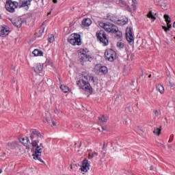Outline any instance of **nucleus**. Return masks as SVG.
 Listing matches in <instances>:
<instances>
[{"label": "nucleus", "instance_id": "603ef678", "mask_svg": "<svg viewBox=\"0 0 175 175\" xmlns=\"http://www.w3.org/2000/svg\"><path fill=\"white\" fill-rule=\"evenodd\" d=\"M173 28H175V21L173 23Z\"/></svg>", "mask_w": 175, "mask_h": 175}, {"label": "nucleus", "instance_id": "09e8293b", "mask_svg": "<svg viewBox=\"0 0 175 175\" xmlns=\"http://www.w3.org/2000/svg\"><path fill=\"white\" fill-rule=\"evenodd\" d=\"M161 144V146H162V147H163V148H166V146H165V145H163V144Z\"/></svg>", "mask_w": 175, "mask_h": 175}, {"label": "nucleus", "instance_id": "9d476101", "mask_svg": "<svg viewBox=\"0 0 175 175\" xmlns=\"http://www.w3.org/2000/svg\"><path fill=\"white\" fill-rule=\"evenodd\" d=\"M20 142L26 147L27 150H29L31 148V146H32V142L29 141V138L28 137H25V138H21L20 140Z\"/></svg>", "mask_w": 175, "mask_h": 175}, {"label": "nucleus", "instance_id": "3c124183", "mask_svg": "<svg viewBox=\"0 0 175 175\" xmlns=\"http://www.w3.org/2000/svg\"><path fill=\"white\" fill-rule=\"evenodd\" d=\"M70 169H73V165L71 164V165H70Z\"/></svg>", "mask_w": 175, "mask_h": 175}, {"label": "nucleus", "instance_id": "f03ea898", "mask_svg": "<svg viewBox=\"0 0 175 175\" xmlns=\"http://www.w3.org/2000/svg\"><path fill=\"white\" fill-rule=\"evenodd\" d=\"M99 27L100 28H103L106 32H111V33H116V38L118 39H120V38L122 37V33L118 30V27L117 26L111 24V23H105L103 22H100L98 24Z\"/></svg>", "mask_w": 175, "mask_h": 175}, {"label": "nucleus", "instance_id": "864d4df0", "mask_svg": "<svg viewBox=\"0 0 175 175\" xmlns=\"http://www.w3.org/2000/svg\"><path fill=\"white\" fill-rule=\"evenodd\" d=\"M49 14H51V12H49L48 13V16H49Z\"/></svg>", "mask_w": 175, "mask_h": 175}, {"label": "nucleus", "instance_id": "423d86ee", "mask_svg": "<svg viewBox=\"0 0 175 175\" xmlns=\"http://www.w3.org/2000/svg\"><path fill=\"white\" fill-rule=\"evenodd\" d=\"M96 36L98 39H99L101 43H104V44H107L109 43V40H107V37H106V33L105 31L100 30L98 33H96Z\"/></svg>", "mask_w": 175, "mask_h": 175}, {"label": "nucleus", "instance_id": "de8ad7c7", "mask_svg": "<svg viewBox=\"0 0 175 175\" xmlns=\"http://www.w3.org/2000/svg\"><path fill=\"white\" fill-rule=\"evenodd\" d=\"M53 3H57V0H53Z\"/></svg>", "mask_w": 175, "mask_h": 175}, {"label": "nucleus", "instance_id": "8fccbe9b", "mask_svg": "<svg viewBox=\"0 0 175 175\" xmlns=\"http://www.w3.org/2000/svg\"><path fill=\"white\" fill-rule=\"evenodd\" d=\"M12 70H14V72H16V67L12 68Z\"/></svg>", "mask_w": 175, "mask_h": 175}, {"label": "nucleus", "instance_id": "37998d69", "mask_svg": "<svg viewBox=\"0 0 175 175\" xmlns=\"http://www.w3.org/2000/svg\"><path fill=\"white\" fill-rule=\"evenodd\" d=\"M92 158H94V157H92V154H91V153H89V154H88V159H92Z\"/></svg>", "mask_w": 175, "mask_h": 175}, {"label": "nucleus", "instance_id": "a19ab883", "mask_svg": "<svg viewBox=\"0 0 175 175\" xmlns=\"http://www.w3.org/2000/svg\"><path fill=\"white\" fill-rule=\"evenodd\" d=\"M120 3H122V5H124L125 6V5H126V3H125V1L124 0H120Z\"/></svg>", "mask_w": 175, "mask_h": 175}, {"label": "nucleus", "instance_id": "4be33fe9", "mask_svg": "<svg viewBox=\"0 0 175 175\" xmlns=\"http://www.w3.org/2000/svg\"><path fill=\"white\" fill-rule=\"evenodd\" d=\"M32 54H33L34 57H42L43 55V52L42 51H39V49H35Z\"/></svg>", "mask_w": 175, "mask_h": 175}, {"label": "nucleus", "instance_id": "9b49d317", "mask_svg": "<svg viewBox=\"0 0 175 175\" xmlns=\"http://www.w3.org/2000/svg\"><path fill=\"white\" fill-rule=\"evenodd\" d=\"M79 59L82 60L83 62H87V61H91V57L90 55L85 54L84 53V50L81 49L79 53Z\"/></svg>", "mask_w": 175, "mask_h": 175}, {"label": "nucleus", "instance_id": "49530a36", "mask_svg": "<svg viewBox=\"0 0 175 175\" xmlns=\"http://www.w3.org/2000/svg\"><path fill=\"white\" fill-rule=\"evenodd\" d=\"M150 170H154V166H150Z\"/></svg>", "mask_w": 175, "mask_h": 175}, {"label": "nucleus", "instance_id": "473e14b6", "mask_svg": "<svg viewBox=\"0 0 175 175\" xmlns=\"http://www.w3.org/2000/svg\"><path fill=\"white\" fill-rule=\"evenodd\" d=\"M124 46H125V44H124V42H122L121 41H119L117 43V46L118 47V49H124Z\"/></svg>", "mask_w": 175, "mask_h": 175}, {"label": "nucleus", "instance_id": "e433bc0d", "mask_svg": "<svg viewBox=\"0 0 175 175\" xmlns=\"http://www.w3.org/2000/svg\"><path fill=\"white\" fill-rule=\"evenodd\" d=\"M60 112H61V111L58 108H56L54 111V113H55V114H56V116H58Z\"/></svg>", "mask_w": 175, "mask_h": 175}, {"label": "nucleus", "instance_id": "2f4dec72", "mask_svg": "<svg viewBox=\"0 0 175 175\" xmlns=\"http://www.w3.org/2000/svg\"><path fill=\"white\" fill-rule=\"evenodd\" d=\"M46 66H47V65H49V66H54L53 64V60L52 59H46Z\"/></svg>", "mask_w": 175, "mask_h": 175}, {"label": "nucleus", "instance_id": "58836bf2", "mask_svg": "<svg viewBox=\"0 0 175 175\" xmlns=\"http://www.w3.org/2000/svg\"><path fill=\"white\" fill-rule=\"evenodd\" d=\"M94 157H98V152H94L92 154V158H94Z\"/></svg>", "mask_w": 175, "mask_h": 175}, {"label": "nucleus", "instance_id": "c85d7f7f", "mask_svg": "<svg viewBox=\"0 0 175 175\" xmlns=\"http://www.w3.org/2000/svg\"><path fill=\"white\" fill-rule=\"evenodd\" d=\"M163 18L165 20L166 24H170V23H172V19L170 18V16H169L168 14H164Z\"/></svg>", "mask_w": 175, "mask_h": 175}, {"label": "nucleus", "instance_id": "39448f33", "mask_svg": "<svg viewBox=\"0 0 175 175\" xmlns=\"http://www.w3.org/2000/svg\"><path fill=\"white\" fill-rule=\"evenodd\" d=\"M18 3L17 2H13L12 1H8L5 3V9L10 13H14L16 8H17Z\"/></svg>", "mask_w": 175, "mask_h": 175}, {"label": "nucleus", "instance_id": "2eb2a0df", "mask_svg": "<svg viewBox=\"0 0 175 175\" xmlns=\"http://www.w3.org/2000/svg\"><path fill=\"white\" fill-rule=\"evenodd\" d=\"M95 69L96 70H98L99 73H107V68L106 66H101L100 65H96L95 66Z\"/></svg>", "mask_w": 175, "mask_h": 175}, {"label": "nucleus", "instance_id": "5701e85b", "mask_svg": "<svg viewBox=\"0 0 175 175\" xmlns=\"http://www.w3.org/2000/svg\"><path fill=\"white\" fill-rule=\"evenodd\" d=\"M161 132H162V129L161 126L159 128L158 127L154 128L153 131V133L154 135H155V136H160Z\"/></svg>", "mask_w": 175, "mask_h": 175}, {"label": "nucleus", "instance_id": "79ce46f5", "mask_svg": "<svg viewBox=\"0 0 175 175\" xmlns=\"http://www.w3.org/2000/svg\"><path fill=\"white\" fill-rule=\"evenodd\" d=\"M52 122V126H55L57 125V123H55V122H54V120H51Z\"/></svg>", "mask_w": 175, "mask_h": 175}, {"label": "nucleus", "instance_id": "0eeeda50", "mask_svg": "<svg viewBox=\"0 0 175 175\" xmlns=\"http://www.w3.org/2000/svg\"><path fill=\"white\" fill-rule=\"evenodd\" d=\"M105 57L106 59L113 62L114 61V58H116V52L111 49H107L105 52Z\"/></svg>", "mask_w": 175, "mask_h": 175}, {"label": "nucleus", "instance_id": "f257e3e1", "mask_svg": "<svg viewBox=\"0 0 175 175\" xmlns=\"http://www.w3.org/2000/svg\"><path fill=\"white\" fill-rule=\"evenodd\" d=\"M42 134L40 132L36 130H33L30 134V140L31 142V146L35 150L34 154H33V158L36 161L38 160L40 162H42V163H44V161L42 160V152L43 151V148H44V146H43V144H39V139H41Z\"/></svg>", "mask_w": 175, "mask_h": 175}, {"label": "nucleus", "instance_id": "393cba45", "mask_svg": "<svg viewBox=\"0 0 175 175\" xmlns=\"http://www.w3.org/2000/svg\"><path fill=\"white\" fill-rule=\"evenodd\" d=\"M146 17H148V18H151L152 21H155V20H157V17H155L154 14H152V11H149L146 14Z\"/></svg>", "mask_w": 175, "mask_h": 175}, {"label": "nucleus", "instance_id": "a18cd8bd", "mask_svg": "<svg viewBox=\"0 0 175 175\" xmlns=\"http://www.w3.org/2000/svg\"><path fill=\"white\" fill-rule=\"evenodd\" d=\"M172 142H173V137L171 139H169L168 143H172Z\"/></svg>", "mask_w": 175, "mask_h": 175}, {"label": "nucleus", "instance_id": "cd10ccee", "mask_svg": "<svg viewBox=\"0 0 175 175\" xmlns=\"http://www.w3.org/2000/svg\"><path fill=\"white\" fill-rule=\"evenodd\" d=\"M60 89L65 94H66L67 92H69V88L65 85H61Z\"/></svg>", "mask_w": 175, "mask_h": 175}, {"label": "nucleus", "instance_id": "7ed1b4c3", "mask_svg": "<svg viewBox=\"0 0 175 175\" xmlns=\"http://www.w3.org/2000/svg\"><path fill=\"white\" fill-rule=\"evenodd\" d=\"M77 85L79 87L81 90L85 91L86 94H92V88L90 83L84 81V79H80L77 81Z\"/></svg>", "mask_w": 175, "mask_h": 175}, {"label": "nucleus", "instance_id": "6ab92c4d", "mask_svg": "<svg viewBox=\"0 0 175 175\" xmlns=\"http://www.w3.org/2000/svg\"><path fill=\"white\" fill-rule=\"evenodd\" d=\"M91 24H92V21L90 18L83 19L82 21L83 27H90Z\"/></svg>", "mask_w": 175, "mask_h": 175}, {"label": "nucleus", "instance_id": "dca6fc26", "mask_svg": "<svg viewBox=\"0 0 175 175\" xmlns=\"http://www.w3.org/2000/svg\"><path fill=\"white\" fill-rule=\"evenodd\" d=\"M7 148H11V150H14L17 147L16 142H9L5 144Z\"/></svg>", "mask_w": 175, "mask_h": 175}, {"label": "nucleus", "instance_id": "680f3d73", "mask_svg": "<svg viewBox=\"0 0 175 175\" xmlns=\"http://www.w3.org/2000/svg\"><path fill=\"white\" fill-rule=\"evenodd\" d=\"M0 157H3V156H0Z\"/></svg>", "mask_w": 175, "mask_h": 175}, {"label": "nucleus", "instance_id": "6e6d98bb", "mask_svg": "<svg viewBox=\"0 0 175 175\" xmlns=\"http://www.w3.org/2000/svg\"><path fill=\"white\" fill-rule=\"evenodd\" d=\"M151 77V75H150L149 76H148V78L150 79Z\"/></svg>", "mask_w": 175, "mask_h": 175}, {"label": "nucleus", "instance_id": "f8f14e48", "mask_svg": "<svg viewBox=\"0 0 175 175\" xmlns=\"http://www.w3.org/2000/svg\"><path fill=\"white\" fill-rule=\"evenodd\" d=\"M12 24L16 27V28H21L23 25V19L21 18H16L11 20Z\"/></svg>", "mask_w": 175, "mask_h": 175}, {"label": "nucleus", "instance_id": "72a5a7b5", "mask_svg": "<svg viewBox=\"0 0 175 175\" xmlns=\"http://www.w3.org/2000/svg\"><path fill=\"white\" fill-rule=\"evenodd\" d=\"M48 40H49V43H53V42H54V40H55L54 36L53 34L50 35L48 38Z\"/></svg>", "mask_w": 175, "mask_h": 175}, {"label": "nucleus", "instance_id": "a211bd4d", "mask_svg": "<svg viewBox=\"0 0 175 175\" xmlns=\"http://www.w3.org/2000/svg\"><path fill=\"white\" fill-rule=\"evenodd\" d=\"M31 1L32 0H20L21 6L20 8H25L28 5H31Z\"/></svg>", "mask_w": 175, "mask_h": 175}, {"label": "nucleus", "instance_id": "f704fd0d", "mask_svg": "<svg viewBox=\"0 0 175 175\" xmlns=\"http://www.w3.org/2000/svg\"><path fill=\"white\" fill-rule=\"evenodd\" d=\"M124 8H125L126 10H128V12H132V9H131V7L129 5L126 4L124 5Z\"/></svg>", "mask_w": 175, "mask_h": 175}, {"label": "nucleus", "instance_id": "c9c22d12", "mask_svg": "<svg viewBox=\"0 0 175 175\" xmlns=\"http://www.w3.org/2000/svg\"><path fill=\"white\" fill-rule=\"evenodd\" d=\"M131 7L133 8V12H136L137 10L136 4H131Z\"/></svg>", "mask_w": 175, "mask_h": 175}, {"label": "nucleus", "instance_id": "20e7f679", "mask_svg": "<svg viewBox=\"0 0 175 175\" xmlns=\"http://www.w3.org/2000/svg\"><path fill=\"white\" fill-rule=\"evenodd\" d=\"M68 42H69L70 44H72V46H80V44H81L80 35L77 33L71 34L68 38Z\"/></svg>", "mask_w": 175, "mask_h": 175}, {"label": "nucleus", "instance_id": "4d7b16f0", "mask_svg": "<svg viewBox=\"0 0 175 175\" xmlns=\"http://www.w3.org/2000/svg\"><path fill=\"white\" fill-rule=\"evenodd\" d=\"M103 148H105V143H104V144H103Z\"/></svg>", "mask_w": 175, "mask_h": 175}, {"label": "nucleus", "instance_id": "bf43d9fd", "mask_svg": "<svg viewBox=\"0 0 175 175\" xmlns=\"http://www.w3.org/2000/svg\"><path fill=\"white\" fill-rule=\"evenodd\" d=\"M168 148H170V146H168Z\"/></svg>", "mask_w": 175, "mask_h": 175}, {"label": "nucleus", "instance_id": "4468645a", "mask_svg": "<svg viewBox=\"0 0 175 175\" xmlns=\"http://www.w3.org/2000/svg\"><path fill=\"white\" fill-rule=\"evenodd\" d=\"M33 69L36 73H42L43 71V64L36 63L34 64Z\"/></svg>", "mask_w": 175, "mask_h": 175}, {"label": "nucleus", "instance_id": "ddd939ff", "mask_svg": "<svg viewBox=\"0 0 175 175\" xmlns=\"http://www.w3.org/2000/svg\"><path fill=\"white\" fill-rule=\"evenodd\" d=\"M107 17V20L111 21L112 23H118V24H120V25H124V24H125V22L120 23V21L116 16L109 15Z\"/></svg>", "mask_w": 175, "mask_h": 175}, {"label": "nucleus", "instance_id": "13d9d810", "mask_svg": "<svg viewBox=\"0 0 175 175\" xmlns=\"http://www.w3.org/2000/svg\"><path fill=\"white\" fill-rule=\"evenodd\" d=\"M167 44H168V45H169V44H170L169 42H167Z\"/></svg>", "mask_w": 175, "mask_h": 175}, {"label": "nucleus", "instance_id": "052dcab7", "mask_svg": "<svg viewBox=\"0 0 175 175\" xmlns=\"http://www.w3.org/2000/svg\"><path fill=\"white\" fill-rule=\"evenodd\" d=\"M6 154V153H3V155H5Z\"/></svg>", "mask_w": 175, "mask_h": 175}, {"label": "nucleus", "instance_id": "5fc2aeb1", "mask_svg": "<svg viewBox=\"0 0 175 175\" xmlns=\"http://www.w3.org/2000/svg\"><path fill=\"white\" fill-rule=\"evenodd\" d=\"M1 173H2V170L0 169V174H1Z\"/></svg>", "mask_w": 175, "mask_h": 175}, {"label": "nucleus", "instance_id": "1a4fd4ad", "mask_svg": "<svg viewBox=\"0 0 175 175\" xmlns=\"http://www.w3.org/2000/svg\"><path fill=\"white\" fill-rule=\"evenodd\" d=\"M126 38L129 43H132V42L135 40L133 35H132V29H131V27H127L126 29Z\"/></svg>", "mask_w": 175, "mask_h": 175}, {"label": "nucleus", "instance_id": "c756f323", "mask_svg": "<svg viewBox=\"0 0 175 175\" xmlns=\"http://www.w3.org/2000/svg\"><path fill=\"white\" fill-rule=\"evenodd\" d=\"M167 27L162 26V28L163 29H164L165 32H167V31H170V28H172V25L170 23H167Z\"/></svg>", "mask_w": 175, "mask_h": 175}, {"label": "nucleus", "instance_id": "ea45409f", "mask_svg": "<svg viewBox=\"0 0 175 175\" xmlns=\"http://www.w3.org/2000/svg\"><path fill=\"white\" fill-rule=\"evenodd\" d=\"M154 116L156 117H158V116H159V111H158V110L154 111Z\"/></svg>", "mask_w": 175, "mask_h": 175}, {"label": "nucleus", "instance_id": "6e6552de", "mask_svg": "<svg viewBox=\"0 0 175 175\" xmlns=\"http://www.w3.org/2000/svg\"><path fill=\"white\" fill-rule=\"evenodd\" d=\"M81 165H82L81 166V168H80L81 173H82V174H85V173H87V172L90 170V163L87 160V159H84V160L82 161Z\"/></svg>", "mask_w": 175, "mask_h": 175}, {"label": "nucleus", "instance_id": "7c9ffc66", "mask_svg": "<svg viewBox=\"0 0 175 175\" xmlns=\"http://www.w3.org/2000/svg\"><path fill=\"white\" fill-rule=\"evenodd\" d=\"M98 120L101 121V122H107L109 118L107 116H102L101 117L98 118Z\"/></svg>", "mask_w": 175, "mask_h": 175}, {"label": "nucleus", "instance_id": "412c9836", "mask_svg": "<svg viewBox=\"0 0 175 175\" xmlns=\"http://www.w3.org/2000/svg\"><path fill=\"white\" fill-rule=\"evenodd\" d=\"M156 90L161 94H164L165 92V88H163V85L161 84L156 85Z\"/></svg>", "mask_w": 175, "mask_h": 175}, {"label": "nucleus", "instance_id": "aec40b11", "mask_svg": "<svg viewBox=\"0 0 175 175\" xmlns=\"http://www.w3.org/2000/svg\"><path fill=\"white\" fill-rule=\"evenodd\" d=\"M50 117V114L48 112H44L42 114V118L44 120V122H47V124H50V120L49 119Z\"/></svg>", "mask_w": 175, "mask_h": 175}, {"label": "nucleus", "instance_id": "bb28decb", "mask_svg": "<svg viewBox=\"0 0 175 175\" xmlns=\"http://www.w3.org/2000/svg\"><path fill=\"white\" fill-rule=\"evenodd\" d=\"M43 33H44V27H40L38 33H36V36H37L38 38H40Z\"/></svg>", "mask_w": 175, "mask_h": 175}, {"label": "nucleus", "instance_id": "c03bdc74", "mask_svg": "<svg viewBox=\"0 0 175 175\" xmlns=\"http://www.w3.org/2000/svg\"><path fill=\"white\" fill-rule=\"evenodd\" d=\"M133 4H135L137 3V0H132Z\"/></svg>", "mask_w": 175, "mask_h": 175}, {"label": "nucleus", "instance_id": "f3484780", "mask_svg": "<svg viewBox=\"0 0 175 175\" xmlns=\"http://www.w3.org/2000/svg\"><path fill=\"white\" fill-rule=\"evenodd\" d=\"M8 35H9V30L5 27H2L0 31V36L5 38V36H8Z\"/></svg>", "mask_w": 175, "mask_h": 175}, {"label": "nucleus", "instance_id": "a878e982", "mask_svg": "<svg viewBox=\"0 0 175 175\" xmlns=\"http://www.w3.org/2000/svg\"><path fill=\"white\" fill-rule=\"evenodd\" d=\"M160 6L163 10H167V3L163 1H161Z\"/></svg>", "mask_w": 175, "mask_h": 175}, {"label": "nucleus", "instance_id": "4c0bfd02", "mask_svg": "<svg viewBox=\"0 0 175 175\" xmlns=\"http://www.w3.org/2000/svg\"><path fill=\"white\" fill-rule=\"evenodd\" d=\"M137 130H138V131H140L141 132H142L143 133H144V131L142 126H137Z\"/></svg>", "mask_w": 175, "mask_h": 175}, {"label": "nucleus", "instance_id": "b1692460", "mask_svg": "<svg viewBox=\"0 0 175 175\" xmlns=\"http://www.w3.org/2000/svg\"><path fill=\"white\" fill-rule=\"evenodd\" d=\"M83 76L84 77V79H85V80H88V81H92V83H94V77L91 76L90 75H87V74H83Z\"/></svg>", "mask_w": 175, "mask_h": 175}]
</instances>
